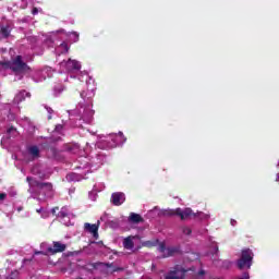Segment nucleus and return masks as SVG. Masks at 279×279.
<instances>
[{"mask_svg": "<svg viewBox=\"0 0 279 279\" xmlns=\"http://www.w3.org/2000/svg\"><path fill=\"white\" fill-rule=\"evenodd\" d=\"M156 210H158V207H155L153 210L149 211V214L156 213Z\"/></svg>", "mask_w": 279, "mask_h": 279, "instance_id": "45", "label": "nucleus"}, {"mask_svg": "<svg viewBox=\"0 0 279 279\" xmlns=\"http://www.w3.org/2000/svg\"><path fill=\"white\" fill-rule=\"evenodd\" d=\"M137 241H141L138 235H129L123 239L122 245L124 250H128L129 252H138V250H141V244H138Z\"/></svg>", "mask_w": 279, "mask_h": 279, "instance_id": "11", "label": "nucleus"}, {"mask_svg": "<svg viewBox=\"0 0 279 279\" xmlns=\"http://www.w3.org/2000/svg\"><path fill=\"white\" fill-rule=\"evenodd\" d=\"M21 210H23V207H19L17 208V211L21 213Z\"/></svg>", "mask_w": 279, "mask_h": 279, "instance_id": "47", "label": "nucleus"}, {"mask_svg": "<svg viewBox=\"0 0 279 279\" xmlns=\"http://www.w3.org/2000/svg\"><path fill=\"white\" fill-rule=\"evenodd\" d=\"M40 250L39 252H35V255L38 254H44V256H48V254H52L53 252V247H51V245H49L47 242H43L40 244Z\"/></svg>", "mask_w": 279, "mask_h": 279, "instance_id": "20", "label": "nucleus"}, {"mask_svg": "<svg viewBox=\"0 0 279 279\" xmlns=\"http://www.w3.org/2000/svg\"><path fill=\"white\" fill-rule=\"evenodd\" d=\"M60 73H73V71H80L82 64L77 60L69 59L59 63Z\"/></svg>", "mask_w": 279, "mask_h": 279, "instance_id": "10", "label": "nucleus"}, {"mask_svg": "<svg viewBox=\"0 0 279 279\" xmlns=\"http://www.w3.org/2000/svg\"><path fill=\"white\" fill-rule=\"evenodd\" d=\"M31 40H35V38H34V37H32V38H31Z\"/></svg>", "mask_w": 279, "mask_h": 279, "instance_id": "48", "label": "nucleus"}, {"mask_svg": "<svg viewBox=\"0 0 279 279\" xmlns=\"http://www.w3.org/2000/svg\"><path fill=\"white\" fill-rule=\"evenodd\" d=\"M58 210H59L58 207L52 208L50 211L45 209V208H43V207H40L39 209H36V213H38V215H40V217L43 219H47V217H49L50 213L52 215H56V213H58Z\"/></svg>", "mask_w": 279, "mask_h": 279, "instance_id": "21", "label": "nucleus"}, {"mask_svg": "<svg viewBox=\"0 0 279 279\" xmlns=\"http://www.w3.org/2000/svg\"><path fill=\"white\" fill-rule=\"evenodd\" d=\"M111 203L113 206H121L125 203V193L123 192H114L111 194Z\"/></svg>", "mask_w": 279, "mask_h": 279, "instance_id": "17", "label": "nucleus"}, {"mask_svg": "<svg viewBox=\"0 0 279 279\" xmlns=\"http://www.w3.org/2000/svg\"><path fill=\"white\" fill-rule=\"evenodd\" d=\"M11 34L10 26H2L0 31V38H8Z\"/></svg>", "mask_w": 279, "mask_h": 279, "instance_id": "26", "label": "nucleus"}, {"mask_svg": "<svg viewBox=\"0 0 279 279\" xmlns=\"http://www.w3.org/2000/svg\"><path fill=\"white\" fill-rule=\"evenodd\" d=\"M64 38H70L72 43H78L80 41V33L77 32H71L66 33L64 29H59L56 32L50 33L48 37L45 39V45L47 47H54L56 43L58 40H64Z\"/></svg>", "mask_w": 279, "mask_h": 279, "instance_id": "6", "label": "nucleus"}, {"mask_svg": "<svg viewBox=\"0 0 279 279\" xmlns=\"http://www.w3.org/2000/svg\"><path fill=\"white\" fill-rule=\"evenodd\" d=\"M211 251L214 252V254H218L219 253V246L217 245V242H211Z\"/></svg>", "mask_w": 279, "mask_h": 279, "instance_id": "33", "label": "nucleus"}, {"mask_svg": "<svg viewBox=\"0 0 279 279\" xmlns=\"http://www.w3.org/2000/svg\"><path fill=\"white\" fill-rule=\"evenodd\" d=\"M77 172H71L66 174L65 180L68 182H80L81 180H86V170L85 169H78L80 165H76Z\"/></svg>", "mask_w": 279, "mask_h": 279, "instance_id": "12", "label": "nucleus"}, {"mask_svg": "<svg viewBox=\"0 0 279 279\" xmlns=\"http://www.w3.org/2000/svg\"><path fill=\"white\" fill-rule=\"evenodd\" d=\"M109 228H112V230H117L119 228V219H112L109 220V223L107 225Z\"/></svg>", "mask_w": 279, "mask_h": 279, "instance_id": "29", "label": "nucleus"}, {"mask_svg": "<svg viewBox=\"0 0 279 279\" xmlns=\"http://www.w3.org/2000/svg\"><path fill=\"white\" fill-rule=\"evenodd\" d=\"M66 250V244L61 242H53L52 254H58V252H64Z\"/></svg>", "mask_w": 279, "mask_h": 279, "instance_id": "24", "label": "nucleus"}, {"mask_svg": "<svg viewBox=\"0 0 279 279\" xmlns=\"http://www.w3.org/2000/svg\"><path fill=\"white\" fill-rule=\"evenodd\" d=\"M38 12H39L38 8H34L32 11V14L36 15V14H38Z\"/></svg>", "mask_w": 279, "mask_h": 279, "instance_id": "42", "label": "nucleus"}, {"mask_svg": "<svg viewBox=\"0 0 279 279\" xmlns=\"http://www.w3.org/2000/svg\"><path fill=\"white\" fill-rule=\"evenodd\" d=\"M277 167H278V169H279V161H278V163H277ZM276 182H279V173L276 174Z\"/></svg>", "mask_w": 279, "mask_h": 279, "instance_id": "44", "label": "nucleus"}, {"mask_svg": "<svg viewBox=\"0 0 279 279\" xmlns=\"http://www.w3.org/2000/svg\"><path fill=\"white\" fill-rule=\"evenodd\" d=\"M5 197H8V194L1 193L0 194V202H3L5 199Z\"/></svg>", "mask_w": 279, "mask_h": 279, "instance_id": "41", "label": "nucleus"}, {"mask_svg": "<svg viewBox=\"0 0 279 279\" xmlns=\"http://www.w3.org/2000/svg\"><path fill=\"white\" fill-rule=\"evenodd\" d=\"M62 130H63L62 124H59V125H57V126L54 128L53 133H54V134H62Z\"/></svg>", "mask_w": 279, "mask_h": 279, "instance_id": "34", "label": "nucleus"}, {"mask_svg": "<svg viewBox=\"0 0 279 279\" xmlns=\"http://www.w3.org/2000/svg\"><path fill=\"white\" fill-rule=\"evenodd\" d=\"M88 197L92 202H97V191L93 189V191L89 192Z\"/></svg>", "mask_w": 279, "mask_h": 279, "instance_id": "31", "label": "nucleus"}, {"mask_svg": "<svg viewBox=\"0 0 279 279\" xmlns=\"http://www.w3.org/2000/svg\"><path fill=\"white\" fill-rule=\"evenodd\" d=\"M71 217H73V214H71L69 207H62L58 214V219H60L61 223L64 226H71Z\"/></svg>", "mask_w": 279, "mask_h": 279, "instance_id": "14", "label": "nucleus"}, {"mask_svg": "<svg viewBox=\"0 0 279 279\" xmlns=\"http://www.w3.org/2000/svg\"><path fill=\"white\" fill-rule=\"evenodd\" d=\"M14 136H19V131L14 126H11L7 130V136L2 138V143H5L7 138H12Z\"/></svg>", "mask_w": 279, "mask_h": 279, "instance_id": "23", "label": "nucleus"}, {"mask_svg": "<svg viewBox=\"0 0 279 279\" xmlns=\"http://www.w3.org/2000/svg\"><path fill=\"white\" fill-rule=\"evenodd\" d=\"M175 215L181 217V219H189V217H197V214H193L192 208H185V209L177 208Z\"/></svg>", "mask_w": 279, "mask_h": 279, "instance_id": "18", "label": "nucleus"}, {"mask_svg": "<svg viewBox=\"0 0 279 279\" xmlns=\"http://www.w3.org/2000/svg\"><path fill=\"white\" fill-rule=\"evenodd\" d=\"M141 247H156L160 254H162L163 258H169V256H173L174 254H178L179 248L175 246H169L167 247V244L165 242H160L158 239L148 240L142 242L140 244Z\"/></svg>", "mask_w": 279, "mask_h": 279, "instance_id": "7", "label": "nucleus"}, {"mask_svg": "<svg viewBox=\"0 0 279 279\" xmlns=\"http://www.w3.org/2000/svg\"><path fill=\"white\" fill-rule=\"evenodd\" d=\"M32 173L33 175H36L39 178V180H47L51 173L45 169L43 165H36L35 167L32 168Z\"/></svg>", "mask_w": 279, "mask_h": 279, "instance_id": "15", "label": "nucleus"}, {"mask_svg": "<svg viewBox=\"0 0 279 279\" xmlns=\"http://www.w3.org/2000/svg\"><path fill=\"white\" fill-rule=\"evenodd\" d=\"M125 141H128V138H125L122 132H119L118 134L112 133L101 136L96 143V146L98 149H112V147H119V145H123Z\"/></svg>", "mask_w": 279, "mask_h": 279, "instance_id": "5", "label": "nucleus"}, {"mask_svg": "<svg viewBox=\"0 0 279 279\" xmlns=\"http://www.w3.org/2000/svg\"><path fill=\"white\" fill-rule=\"evenodd\" d=\"M196 217L202 220L210 219V215L204 213H197Z\"/></svg>", "mask_w": 279, "mask_h": 279, "instance_id": "32", "label": "nucleus"}, {"mask_svg": "<svg viewBox=\"0 0 279 279\" xmlns=\"http://www.w3.org/2000/svg\"><path fill=\"white\" fill-rule=\"evenodd\" d=\"M26 97H29V93L21 90L15 95L13 104H21V101H25Z\"/></svg>", "mask_w": 279, "mask_h": 279, "instance_id": "22", "label": "nucleus"}, {"mask_svg": "<svg viewBox=\"0 0 279 279\" xmlns=\"http://www.w3.org/2000/svg\"><path fill=\"white\" fill-rule=\"evenodd\" d=\"M254 252L250 248L242 250L241 257L236 260L238 269H252Z\"/></svg>", "mask_w": 279, "mask_h": 279, "instance_id": "9", "label": "nucleus"}, {"mask_svg": "<svg viewBox=\"0 0 279 279\" xmlns=\"http://www.w3.org/2000/svg\"><path fill=\"white\" fill-rule=\"evenodd\" d=\"M129 221H131V223H141V221H143V218L138 214L131 213Z\"/></svg>", "mask_w": 279, "mask_h": 279, "instance_id": "25", "label": "nucleus"}, {"mask_svg": "<svg viewBox=\"0 0 279 279\" xmlns=\"http://www.w3.org/2000/svg\"><path fill=\"white\" fill-rule=\"evenodd\" d=\"M21 8H27V0H23Z\"/></svg>", "mask_w": 279, "mask_h": 279, "instance_id": "43", "label": "nucleus"}, {"mask_svg": "<svg viewBox=\"0 0 279 279\" xmlns=\"http://www.w3.org/2000/svg\"><path fill=\"white\" fill-rule=\"evenodd\" d=\"M111 219H112V216H110V214H108V213H105L101 215L99 221L105 223V226H108V223L111 221Z\"/></svg>", "mask_w": 279, "mask_h": 279, "instance_id": "27", "label": "nucleus"}, {"mask_svg": "<svg viewBox=\"0 0 279 279\" xmlns=\"http://www.w3.org/2000/svg\"><path fill=\"white\" fill-rule=\"evenodd\" d=\"M65 151H68L69 154H80V157L77 159V169H84L85 173H90V171H97V169H99V167L104 165V155H96L92 158L84 155L88 154V146L84 150H81L80 144L70 143L65 144Z\"/></svg>", "mask_w": 279, "mask_h": 279, "instance_id": "3", "label": "nucleus"}, {"mask_svg": "<svg viewBox=\"0 0 279 279\" xmlns=\"http://www.w3.org/2000/svg\"><path fill=\"white\" fill-rule=\"evenodd\" d=\"M22 121H24V123L22 124L23 126L29 125V118L24 117V118L22 119Z\"/></svg>", "mask_w": 279, "mask_h": 279, "instance_id": "40", "label": "nucleus"}, {"mask_svg": "<svg viewBox=\"0 0 279 279\" xmlns=\"http://www.w3.org/2000/svg\"><path fill=\"white\" fill-rule=\"evenodd\" d=\"M182 232H183V234H185V236H189L192 231H191V228H189V227H183V228H182Z\"/></svg>", "mask_w": 279, "mask_h": 279, "instance_id": "35", "label": "nucleus"}, {"mask_svg": "<svg viewBox=\"0 0 279 279\" xmlns=\"http://www.w3.org/2000/svg\"><path fill=\"white\" fill-rule=\"evenodd\" d=\"M10 73L15 75V82L23 80V77H33L34 82H45L47 77L53 75V70H51V68H44L43 70L34 72L27 66V63L23 61L22 56H16L15 58H12L11 61L0 62V75L5 76Z\"/></svg>", "mask_w": 279, "mask_h": 279, "instance_id": "2", "label": "nucleus"}, {"mask_svg": "<svg viewBox=\"0 0 279 279\" xmlns=\"http://www.w3.org/2000/svg\"><path fill=\"white\" fill-rule=\"evenodd\" d=\"M29 193L34 199L43 201L45 197H53V185L51 183H43L36 181L32 177H27Z\"/></svg>", "mask_w": 279, "mask_h": 279, "instance_id": "4", "label": "nucleus"}, {"mask_svg": "<svg viewBox=\"0 0 279 279\" xmlns=\"http://www.w3.org/2000/svg\"><path fill=\"white\" fill-rule=\"evenodd\" d=\"M69 49H71V47L69 46V44H66L65 41L61 43L59 46H56L54 48V53L56 56H62L64 53H69Z\"/></svg>", "mask_w": 279, "mask_h": 279, "instance_id": "19", "label": "nucleus"}, {"mask_svg": "<svg viewBox=\"0 0 279 279\" xmlns=\"http://www.w3.org/2000/svg\"><path fill=\"white\" fill-rule=\"evenodd\" d=\"M93 189L96 191V193H101V191L106 189V185L104 183H96Z\"/></svg>", "mask_w": 279, "mask_h": 279, "instance_id": "30", "label": "nucleus"}, {"mask_svg": "<svg viewBox=\"0 0 279 279\" xmlns=\"http://www.w3.org/2000/svg\"><path fill=\"white\" fill-rule=\"evenodd\" d=\"M14 119H16V116H14V113H12V111H10V113L8 116V120L9 121H14Z\"/></svg>", "mask_w": 279, "mask_h": 279, "instance_id": "39", "label": "nucleus"}, {"mask_svg": "<svg viewBox=\"0 0 279 279\" xmlns=\"http://www.w3.org/2000/svg\"><path fill=\"white\" fill-rule=\"evenodd\" d=\"M78 80L80 82H85L86 90L81 92V98L83 100L73 110L69 111L71 119L76 117L77 122L75 123V128H82L83 123H93V117L95 114L93 110V97H95V90H97L95 80L88 73L78 74Z\"/></svg>", "mask_w": 279, "mask_h": 279, "instance_id": "1", "label": "nucleus"}, {"mask_svg": "<svg viewBox=\"0 0 279 279\" xmlns=\"http://www.w3.org/2000/svg\"><path fill=\"white\" fill-rule=\"evenodd\" d=\"M238 279H250V272L245 271L242 274V276Z\"/></svg>", "mask_w": 279, "mask_h": 279, "instance_id": "38", "label": "nucleus"}, {"mask_svg": "<svg viewBox=\"0 0 279 279\" xmlns=\"http://www.w3.org/2000/svg\"><path fill=\"white\" fill-rule=\"evenodd\" d=\"M231 226H236V220H231Z\"/></svg>", "mask_w": 279, "mask_h": 279, "instance_id": "46", "label": "nucleus"}, {"mask_svg": "<svg viewBox=\"0 0 279 279\" xmlns=\"http://www.w3.org/2000/svg\"><path fill=\"white\" fill-rule=\"evenodd\" d=\"M64 90V86H62V85H56L54 87H53V96L54 97H59L60 96V94L62 93Z\"/></svg>", "mask_w": 279, "mask_h": 279, "instance_id": "28", "label": "nucleus"}, {"mask_svg": "<svg viewBox=\"0 0 279 279\" xmlns=\"http://www.w3.org/2000/svg\"><path fill=\"white\" fill-rule=\"evenodd\" d=\"M40 156V149L38 146L32 145L27 146L26 154H24V160L26 162H29V160H36V158H39Z\"/></svg>", "mask_w": 279, "mask_h": 279, "instance_id": "13", "label": "nucleus"}, {"mask_svg": "<svg viewBox=\"0 0 279 279\" xmlns=\"http://www.w3.org/2000/svg\"><path fill=\"white\" fill-rule=\"evenodd\" d=\"M189 271L193 272L194 279L198 277H202L206 274V271H204V269H201L198 271L195 270V268H183L180 265H177L173 267L172 270H170L165 279H184L186 278V275L189 274Z\"/></svg>", "mask_w": 279, "mask_h": 279, "instance_id": "8", "label": "nucleus"}, {"mask_svg": "<svg viewBox=\"0 0 279 279\" xmlns=\"http://www.w3.org/2000/svg\"><path fill=\"white\" fill-rule=\"evenodd\" d=\"M19 278V271L15 270L13 271L9 277H7V279H17Z\"/></svg>", "mask_w": 279, "mask_h": 279, "instance_id": "36", "label": "nucleus"}, {"mask_svg": "<svg viewBox=\"0 0 279 279\" xmlns=\"http://www.w3.org/2000/svg\"><path fill=\"white\" fill-rule=\"evenodd\" d=\"M47 112H48V119H51V114L53 113V109H51L50 107L45 106Z\"/></svg>", "mask_w": 279, "mask_h": 279, "instance_id": "37", "label": "nucleus"}, {"mask_svg": "<svg viewBox=\"0 0 279 279\" xmlns=\"http://www.w3.org/2000/svg\"><path fill=\"white\" fill-rule=\"evenodd\" d=\"M99 225H100L99 220L97 221V225H90L86 222L84 225V230L88 232L90 235H93L94 239H99Z\"/></svg>", "mask_w": 279, "mask_h": 279, "instance_id": "16", "label": "nucleus"}]
</instances>
